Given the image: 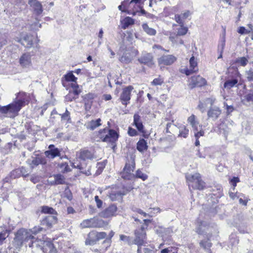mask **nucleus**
Segmentation results:
<instances>
[{"label":"nucleus","instance_id":"1","mask_svg":"<svg viewBox=\"0 0 253 253\" xmlns=\"http://www.w3.org/2000/svg\"><path fill=\"white\" fill-rule=\"evenodd\" d=\"M25 104L24 100L19 99L6 106L0 105V113L3 114H9L10 117H14L18 115V112Z\"/></svg>","mask_w":253,"mask_h":253},{"label":"nucleus","instance_id":"2","mask_svg":"<svg viewBox=\"0 0 253 253\" xmlns=\"http://www.w3.org/2000/svg\"><path fill=\"white\" fill-rule=\"evenodd\" d=\"M189 189L192 187L193 189L201 190L206 187L205 182L202 180L200 173H188L185 175Z\"/></svg>","mask_w":253,"mask_h":253},{"label":"nucleus","instance_id":"3","mask_svg":"<svg viewBox=\"0 0 253 253\" xmlns=\"http://www.w3.org/2000/svg\"><path fill=\"white\" fill-rule=\"evenodd\" d=\"M32 239H35V237L27 230L22 228L18 230L15 233L13 243L16 248L20 249L24 242H28Z\"/></svg>","mask_w":253,"mask_h":253},{"label":"nucleus","instance_id":"4","mask_svg":"<svg viewBox=\"0 0 253 253\" xmlns=\"http://www.w3.org/2000/svg\"><path fill=\"white\" fill-rule=\"evenodd\" d=\"M119 134L114 129L107 127L98 131V137L102 141L114 144L118 140Z\"/></svg>","mask_w":253,"mask_h":253},{"label":"nucleus","instance_id":"5","mask_svg":"<svg viewBox=\"0 0 253 253\" xmlns=\"http://www.w3.org/2000/svg\"><path fill=\"white\" fill-rule=\"evenodd\" d=\"M135 168L134 159L132 157L126 162L123 171L122 172V177L126 180H132L135 178V175L132 173Z\"/></svg>","mask_w":253,"mask_h":253},{"label":"nucleus","instance_id":"6","mask_svg":"<svg viewBox=\"0 0 253 253\" xmlns=\"http://www.w3.org/2000/svg\"><path fill=\"white\" fill-rule=\"evenodd\" d=\"M106 225V223L97 217L90 218L84 220L80 224L82 228H101Z\"/></svg>","mask_w":253,"mask_h":253},{"label":"nucleus","instance_id":"7","mask_svg":"<svg viewBox=\"0 0 253 253\" xmlns=\"http://www.w3.org/2000/svg\"><path fill=\"white\" fill-rule=\"evenodd\" d=\"M133 89V87L131 85L126 86L122 89L119 99L122 104L125 106H126L129 103L131 98V93Z\"/></svg>","mask_w":253,"mask_h":253},{"label":"nucleus","instance_id":"8","mask_svg":"<svg viewBox=\"0 0 253 253\" xmlns=\"http://www.w3.org/2000/svg\"><path fill=\"white\" fill-rule=\"evenodd\" d=\"M206 101H210L211 106L208 111V116L209 118H211L212 120L215 121L217 119V118L220 115L221 113V110L218 107L212 106L214 102V100L208 98L206 99Z\"/></svg>","mask_w":253,"mask_h":253},{"label":"nucleus","instance_id":"9","mask_svg":"<svg viewBox=\"0 0 253 253\" xmlns=\"http://www.w3.org/2000/svg\"><path fill=\"white\" fill-rule=\"evenodd\" d=\"M144 227L143 226L141 228L136 230L135 231V238L134 240V244L139 246H144L143 245L146 239V232L144 230Z\"/></svg>","mask_w":253,"mask_h":253},{"label":"nucleus","instance_id":"10","mask_svg":"<svg viewBox=\"0 0 253 253\" xmlns=\"http://www.w3.org/2000/svg\"><path fill=\"white\" fill-rule=\"evenodd\" d=\"M138 61L141 64H143L149 67H152L154 65V57L152 53L143 52Z\"/></svg>","mask_w":253,"mask_h":253},{"label":"nucleus","instance_id":"11","mask_svg":"<svg viewBox=\"0 0 253 253\" xmlns=\"http://www.w3.org/2000/svg\"><path fill=\"white\" fill-rule=\"evenodd\" d=\"M44 154L47 158L53 159L56 157L60 156V151L54 145L51 144L48 146V150L45 151Z\"/></svg>","mask_w":253,"mask_h":253},{"label":"nucleus","instance_id":"12","mask_svg":"<svg viewBox=\"0 0 253 253\" xmlns=\"http://www.w3.org/2000/svg\"><path fill=\"white\" fill-rule=\"evenodd\" d=\"M77 158L83 161L91 160L95 158L93 153L87 149H82L77 155Z\"/></svg>","mask_w":253,"mask_h":253},{"label":"nucleus","instance_id":"13","mask_svg":"<svg viewBox=\"0 0 253 253\" xmlns=\"http://www.w3.org/2000/svg\"><path fill=\"white\" fill-rule=\"evenodd\" d=\"M117 211V207L115 205H111L109 207L101 211L100 216L104 218H108L114 216Z\"/></svg>","mask_w":253,"mask_h":253},{"label":"nucleus","instance_id":"14","mask_svg":"<svg viewBox=\"0 0 253 253\" xmlns=\"http://www.w3.org/2000/svg\"><path fill=\"white\" fill-rule=\"evenodd\" d=\"M176 60V58L172 55H164L158 59L159 64L170 65L173 63Z\"/></svg>","mask_w":253,"mask_h":253},{"label":"nucleus","instance_id":"15","mask_svg":"<svg viewBox=\"0 0 253 253\" xmlns=\"http://www.w3.org/2000/svg\"><path fill=\"white\" fill-rule=\"evenodd\" d=\"M19 63L23 68H28L32 65L31 55L29 53L22 54L19 59Z\"/></svg>","mask_w":253,"mask_h":253},{"label":"nucleus","instance_id":"16","mask_svg":"<svg viewBox=\"0 0 253 253\" xmlns=\"http://www.w3.org/2000/svg\"><path fill=\"white\" fill-rule=\"evenodd\" d=\"M28 4L33 8L37 14L40 15L42 12V5L38 0H29Z\"/></svg>","mask_w":253,"mask_h":253},{"label":"nucleus","instance_id":"17","mask_svg":"<svg viewBox=\"0 0 253 253\" xmlns=\"http://www.w3.org/2000/svg\"><path fill=\"white\" fill-rule=\"evenodd\" d=\"M97 242L96 231L92 230L87 234L85 241V245L92 246L96 244Z\"/></svg>","mask_w":253,"mask_h":253},{"label":"nucleus","instance_id":"18","mask_svg":"<svg viewBox=\"0 0 253 253\" xmlns=\"http://www.w3.org/2000/svg\"><path fill=\"white\" fill-rule=\"evenodd\" d=\"M57 221L56 215L46 216L42 221V224L48 227H51Z\"/></svg>","mask_w":253,"mask_h":253},{"label":"nucleus","instance_id":"19","mask_svg":"<svg viewBox=\"0 0 253 253\" xmlns=\"http://www.w3.org/2000/svg\"><path fill=\"white\" fill-rule=\"evenodd\" d=\"M133 125L141 132H144V126L141 120L140 116L138 114H135L133 116Z\"/></svg>","mask_w":253,"mask_h":253},{"label":"nucleus","instance_id":"20","mask_svg":"<svg viewBox=\"0 0 253 253\" xmlns=\"http://www.w3.org/2000/svg\"><path fill=\"white\" fill-rule=\"evenodd\" d=\"M33 39L32 36L26 35L21 38L19 42L25 47L30 48L32 46Z\"/></svg>","mask_w":253,"mask_h":253},{"label":"nucleus","instance_id":"21","mask_svg":"<svg viewBox=\"0 0 253 253\" xmlns=\"http://www.w3.org/2000/svg\"><path fill=\"white\" fill-rule=\"evenodd\" d=\"M207 223L205 221L198 220L196 223L195 231L200 235H202L207 233Z\"/></svg>","mask_w":253,"mask_h":253},{"label":"nucleus","instance_id":"22","mask_svg":"<svg viewBox=\"0 0 253 253\" xmlns=\"http://www.w3.org/2000/svg\"><path fill=\"white\" fill-rule=\"evenodd\" d=\"M209 237L207 240H203L199 242L200 246L202 248L204 251L208 253H211V249L212 246V243L211 242Z\"/></svg>","mask_w":253,"mask_h":253},{"label":"nucleus","instance_id":"23","mask_svg":"<svg viewBox=\"0 0 253 253\" xmlns=\"http://www.w3.org/2000/svg\"><path fill=\"white\" fill-rule=\"evenodd\" d=\"M42 250L44 253H55L56 252L53 244L50 241H46L44 243Z\"/></svg>","mask_w":253,"mask_h":253},{"label":"nucleus","instance_id":"24","mask_svg":"<svg viewBox=\"0 0 253 253\" xmlns=\"http://www.w3.org/2000/svg\"><path fill=\"white\" fill-rule=\"evenodd\" d=\"M126 194L125 191H113L109 195V197L111 201H121L123 199V196Z\"/></svg>","mask_w":253,"mask_h":253},{"label":"nucleus","instance_id":"25","mask_svg":"<svg viewBox=\"0 0 253 253\" xmlns=\"http://www.w3.org/2000/svg\"><path fill=\"white\" fill-rule=\"evenodd\" d=\"M191 84L194 86H202L206 83V80L200 76L191 77Z\"/></svg>","mask_w":253,"mask_h":253},{"label":"nucleus","instance_id":"26","mask_svg":"<svg viewBox=\"0 0 253 253\" xmlns=\"http://www.w3.org/2000/svg\"><path fill=\"white\" fill-rule=\"evenodd\" d=\"M46 163V159L43 157H37L33 158L30 163L32 167L37 166L40 164L44 165Z\"/></svg>","mask_w":253,"mask_h":253},{"label":"nucleus","instance_id":"27","mask_svg":"<svg viewBox=\"0 0 253 253\" xmlns=\"http://www.w3.org/2000/svg\"><path fill=\"white\" fill-rule=\"evenodd\" d=\"M101 120L99 118L96 120H92L88 122L87 125V128L93 130L101 125Z\"/></svg>","mask_w":253,"mask_h":253},{"label":"nucleus","instance_id":"28","mask_svg":"<svg viewBox=\"0 0 253 253\" xmlns=\"http://www.w3.org/2000/svg\"><path fill=\"white\" fill-rule=\"evenodd\" d=\"M136 148L140 152L142 153L148 148L146 141L143 139H140L137 143Z\"/></svg>","mask_w":253,"mask_h":253},{"label":"nucleus","instance_id":"29","mask_svg":"<svg viewBox=\"0 0 253 253\" xmlns=\"http://www.w3.org/2000/svg\"><path fill=\"white\" fill-rule=\"evenodd\" d=\"M122 28L123 29H126L129 26L134 24V20L129 17H126L121 21Z\"/></svg>","mask_w":253,"mask_h":253},{"label":"nucleus","instance_id":"30","mask_svg":"<svg viewBox=\"0 0 253 253\" xmlns=\"http://www.w3.org/2000/svg\"><path fill=\"white\" fill-rule=\"evenodd\" d=\"M188 122L191 125L193 128L196 130L198 131V126L199 123L197 121H196V117L194 115H192L190 116L187 119Z\"/></svg>","mask_w":253,"mask_h":253},{"label":"nucleus","instance_id":"31","mask_svg":"<svg viewBox=\"0 0 253 253\" xmlns=\"http://www.w3.org/2000/svg\"><path fill=\"white\" fill-rule=\"evenodd\" d=\"M142 27L144 31L149 36H155L156 34V31L154 29L149 27L147 23L143 24Z\"/></svg>","mask_w":253,"mask_h":253},{"label":"nucleus","instance_id":"32","mask_svg":"<svg viewBox=\"0 0 253 253\" xmlns=\"http://www.w3.org/2000/svg\"><path fill=\"white\" fill-rule=\"evenodd\" d=\"M42 212L45 214H49L50 215H56L57 212L51 207L44 206L42 207Z\"/></svg>","mask_w":253,"mask_h":253},{"label":"nucleus","instance_id":"33","mask_svg":"<svg viewBox=\"0 0 253 253\" xmlns=\"http://www.w3.org/2000/svg\"><path fill=\"white\" fill-rule=\"evenodd\" d=\"M70 86L73 89V91L72 92L74 95L78 96L80 93L82 92V90L80 88L79 85L77 84V82L71 83Z\"/></svg>","mask_w":253,"mask_h":253},{"label":"nucleus","instance_id":"34","mask_svg":"<svg viewBox=\"0 0 253 253\" xmlns=\"http://www.w3.org/2000/svg\"><path fill=\"white\" fill-rule=\"evenodd\" d=\"M120 240L123 241L124 244L130 245L134 243V241H132V238L129 236H127L125 235H120Z\"/></svg>","mask_w":253,"mask_h":253},{"label":"nucleus","instance_id":"35","mask_svg":"<svg viewBox=\"0 0 253 253\" xmlns=\"http://www.w3.org/2000/svg\"><path fill=\"white\" fill-rule=\"evenodd\" d=\"M238 83V80L237 79H232L226 81L224 84V86L225 88L227 89H230L231 87H233L235 85H236Z\"/></svg>","mask_w":253,"mask_h":253},{"label":"nucleus","instance_id":"36","mask_svg":"<svg viewBox=\"0 0 253 253\" xmlns=\"http://www.w3.org/2000/svg\"><path fill=\"white\" fill-rule=\"evenodd\" d=\"M190 63V68L191 69V70L194 72H197L198 71V69L197 68V63L195 59L194 56H192L190 58L189 60Z\"/></svg>","mask_w":253,"mask_h":253},{"label":"nucleus","instance_id":"37","mask_svg":"<svg viewBox=\"0 0 253 253\" xmlns=\"http://www.w3.org/2000/svg\"><path fill=\"white\" fill-rule=\"evenodd\" d=\"M189 134V129H187L185 126H183L179 128V134L178 136L183 137V138H187Z\"/></svg>","mask_w":253,"mask_h":253},{"label":"nucleus","instance_id":"38","mask_svg":"<svg viewBox=\"0 0 253 253\" xmlns=\"http://www.w3.org/2000/svg\"><path fill=\"white\" fill-rule=\"evenodd\" d=\"M137 253H155V252L149 248H146L145 246H139L137 248Z\"/></svg>","mask_w":253,"mask_h":253},{"label":"nucleus","instance_id":"39","mask_svg":"<svg viewBox=\"0 0 253 253\" xmlns=\"http://www.w3.org/2000/svg\"><path fill=\"white\" fill-rule=\"evenodd\" d=\"M120 61L122 63H129L130 62L131 59L129 54L125 52L120 58Z\"/></svg>","mask_w":253,"mask_h":253},{"label":"nucleus","instance_id":"40","mask_svg":"<svg viewBox=\"0 0 253 253\" xmlns=\"http://www.w3.org/2000/svg\"><path fill=\"white\" fill-rule=\"evenodd\" d=\"M64 78L66 81L68 82H72V83L76 82L77 78H76L72 73L70 72L64 75Z\"/></svg>","mask_w":253,"mask_h":253},{"label":"nucleus","instance_id":"41","mask_svg":"<svg viewBox=\"0 0 253 253\" xmlns=\"http://www.w3.org/2000/svg\"><path fill=\"white\" fill-rule=\"evenodd\" d=\"M54 183L55 184H62L65 182L64 177L61 174H56L54 175Z\"/></svg>","mask_w":253,"mask_h":253},{"label":"nucleus","instance_id":"42","mask_svg":"<svg viewBox=\"0 0 253 253\" xmlns=\"http://www.w3.org/2000/svg\"><path fill=\"white\" fill-rule=\"evenodd\" d=\"M21 170L19 169H16L10 172V177L12 179L19 177L21 176Z\"/></svg>","mask_w":253,"mask_h":253},{"label":"nucleus","instance_id":"43","mask_svg":"<svg viewBox=\"0 0 253 253\" xmlns=\"http://www.w3.org/2000/svg\"><path fill=\"white\" fill-rule=\"evenodd\" d=\"M134 175L135 178H141L143 180H145L147 179L148 177L147 175L146 174L143 173L142 171L140 169H138L136 171L135 174Z\"/></svg>","mask_w":253,"mask_h":253},{"label":"nucleus","instance_id":"44","mask_svg":"<svg viewBox=\"0 0 253 253\" xmlns=\"http://www.w3.org/2000/svg\"><path fill=\"white\" fill-rule=\"evenodd\" d=\"M161 253H176V248L171 246L162 249Z\"/></svg>","mask_w":253,"mask_h":253},{"label":"nucleus","instance_id":"45","mask_svg":"<svg viewBox=\"0 0 253 253\" xmlns=\"http://www.w3.org/2000/svg\"><path fill=\"white\" fill-rule=\"evenodd\" d=\"M180 26V28L177 29V35L184 36L187 34L188 32V28L186 27H184L183 25Z\"/></svg>","mask_w":253,"mask_h":253},{"label":"nucleus","instance_id":"46","mask_svg":"<svg viewBox=\"0 0 253 253\" xmlns=\"http://www.w3.org/2000/svg\"><path fill=\"white\" fill-rule=\"evenodd\" d=\"M236 63L242 66H245L248 63V60L245 57H242L237 59Z\"/></svg>","mask_w":253,"mask_h":253},{"label":"nucleus","instance_id":"47","mask_svg":"<svg viewBox=\"0 0 253 253\" xmlns=\"http://www.w3.org/2000/svg\"><path fill=\"white\" fill-rule=\"evenodd\" d=\"M78 98V96L74 95L72 91L70 90L69 93L65 96V100L67 101L71 102L73 100H75Z\"/></svg>","mask_w":253,"mask_h":253},{"label":"nucleus","instance_id":"48","mask_svg":"<svg viewBox=\"0 0 253 253\" xmlns=\"http://www.w3.org/2000/svg\"><path fill=\"white\" fill-rule=\"evenodd\" d=\"M164 83V80L161 78H156L151 82V84L154 86L161 85Z\"/></svg>","mask_w":253,"mask_h":253},{"label":"nucleus","instance_id":"49","mask_svg":"<svg viewBox=\"0 0 253 253\" xmlns=\"http://www.w3.org/2000/svg\"><path fill=\"white\" fill-rule=\"evenodd\" d=\"M61 116V120L62 121H69L70 120V113L67 110V109H66V111L64 113L62 114H60Z\"/></svg>","mask_w":253,"mask_h":253},{"label":"nucleus","instance_id":"50","mask_svg":"<svg viewBox=\"0 0 253 253\" xmlns=\"http://www.w3.org/2000/svg\"><path fill=\"white\" fill-rule=\"evenodd\" d=\"M111 244V239H106L102 243V245L103 246L102 249H103L105 251H106L107 249L110 246Z\"/></svg>","mask_w":253,"mask_h":253},{"label":"nucleus","instance_id":"51","mask_svg":"<svg viewBox=\"0 0 253 253\" xmlns=\"http://www.w3.org/2000/svg\"><path fill=\"white\" fill-rule=\"evenodd\" d=\"M96 235L97 239V241L105 238L107 236V234L105 232H97L96 231Z\"/></svg>","mask_w":253,"mask_h":253},{"label":"nucleus","instance_id":"52","mask_svg":"<svg viewBox=\"0 0 253 253\" xmlns=\"http://www.w3.org/2000/svg\"><path fill=\"white\" fill-rule=\"evenodd\" d=\"M197 108L200 110L202 113H204L207 108V104L205 102H202L200 101Z\"/></svg>","mask_w":253,"mask_h":253},{"label":"nucleus","instance_id":"53","mask_svg":"<svg viewBox=\"0 0 253 253\" xmlns=\"http://www.w3.org/2000/svg\"><path fill=\"white\" fill-rule=\"evenodd\" d=\"M247 78L249 81H253V69H250L246 73Z\"/></svg>","mask_w":253,"mask_h":253},{"label":"nucleus","instance_id":"54","mask_svg":"<svg viewBox=\"0 0 253 253\" xmlns=\"http://www.w3.org/2000/svg\"><path fill=\"white\" fill-rule=\"evenodd\" d=\"M105 163L104 162L98 163L97 164V171L99 173H101L102 171L104 168H105Z\"/></svg>","mask_w":253,"mask_h":253},{"label":"nucleus","instance_id":"55","mask_svg":"<svg viewBox=\"0 0 253 253\" xmlns=\"http://www.w3.org/2000/svg\"><path fill=\"white\" fill-rule=\"evenodd\" d=\"M192 14V12L190 10H185L181 14L182 18L184 20L190 17Z\"/></svg>","mask_w":253,"mask_h":253},{"label":"nucleus","instance_id":"56","mask_svg":"<svg viewBox=\"0 0 253 253\" xmlns=\"http://www.w3.org/2000/svg\"><path fill=\"white\" fill-rule=\"evenodd\" d=\"M175 21L180 25H184L183 19L182 18V16L181 14L175 15Z\"/></svg>","mask_w":253,"mask_h":253},{"label":"nucleus","instance_id":"57","mask_svg":"<svg viewBox=\"0 0 253 253\" xmlns=\"http://www.w3.org/2000/svg\"><path fill=\"white\" fill-rule=\"evenodd\" d=\"M225 45V40L222 41L218 45V52L222 53Z\"/></svg>","mask_w":253,"mask_h":253},{"label":"nucleus","instance_id":"58","mask_svg":"<svg viewBox=\"0 0 253 253\" xmlns=\"http://www.w3.org/2000/svg\"><path fill=\"white\" fill-rule=\"evenodd\" d=\"M128 134L129 136H134L138 134V132L135 129L131 127H129L128 130Z\"/></svg>","mask_w":253,"mask_h":253},{"label":"nucleus","instance_id":"59","mask_svg":"<svg viewBox=\"0 0 253 253\" xmlns=\"http://www.w3.org/2000/svg\"><path fill=\"white\" fill-rule=\"evenodd\" d=\"M64 197L69 201H71L73 198L72 193L69 190H65L64 193Z\"/></svg>","mask_w":253,"mask_h":253},{"label":"nucleus","instance_id":"60","mask_svg":"<svg viewBox=\"0 0 253 253\" xmlns=\"http://www.w3.org/2000/svg\"><path fill=\"white\" fill-rule=\"evenodd\" d=\"M245 98L247 102H252L253 103V94H251V93L246 92V95L245 96Z\"/></svg>","mask_w":253,"mask_h":253},{"label":"nucleus","instance_id":"61","mask_svg":"<svg viewBox=\"0 0 253 253\" xmlns=\"http://www.w3.org/2000/svg\"><path fill=\"white\" fill-rule=\"evenodd\" d=\"M94 199L96 204L97 207L98 208H101L102 206L103 202L99 199L98 196H95Z\"/></svg>","mask_w":253,"mask_h":253},{"label":"nucleus","instance_id":"62","mask_svg":"<svg viewBox=\"0 0 253 253\" xmlns=\"http://www.w3.org/2000/svg\"><path fill=\"white\" fill-rule=\"evenodd\" d=\"M238 33L241 34H248L250 32V31H248L244 27H240L238 31Z\"/></svg>","mask_w":253,"mask_h":253},{"label":"nucleus","instance_id":"63","mask_svg":"<svg viewBox=\"0 0 253 253\" xmlns=\"http://www.w3.org/2000/svg\"><path fill=\"white\" fill-rule=\"evenodd\" d=\"M42 230V227H35L33 228L31 232L34 234H37Z\"/></svg>","mask_w":253,"mask_h":253},{"label":"nucleus","instance_id":"64","mask_svg":"<svg viewBox=\"0 0 253 253\" xmlns=\"http://www.w3.org/2000/svg\"><path fill=\"white\" fill-rule=\"evenodd\" d=\"M238 182L239 178L238 177H233L231 180V183L234 187L236 186V184Z\"/></svg>","mask_w":253,"mask_h":253}]
</instances>
